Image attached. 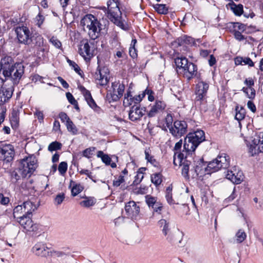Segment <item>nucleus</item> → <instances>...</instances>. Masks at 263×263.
I'll return each instance as SVG.
<instances>
[{"label":"nucleus","mask_w":263,"mask_h":263,"mask_svg":"<svg viewBox=\"0 0 263 263\" xmlns=\"http://www.w3.org/2000/svg\"><path fill=\"white\" fill-rule=\"evenodd\" d=\"M108 7L107 17L114 24L123 30L129 29L128 25L122 20V12L120 10V0H109L107 3Z\"/></svg>","instance_id":"nucleus-1"},{"label":"nucleus","mask_w":263,"mask_h":263,"mask_svg":"<svg viewBox=\"0 0 263 263\" xmlns=\"http://www.w3.org/2000/svg\"><path fill=\"white\" fill-rule=\"evenodd\" d=\"M205 141V133L201 129H197L193 133H189L185 137L183 152L192 156L199 145Z\"/></svg>","instance_id":"nucleus-2"},{"label":"nucleus","mask_w":263,"mask_h":263,"mask_svg":"<svg viewBox=\"0 0 263 263\" xmlns=\"http://www.w3.org/2000/svg\"><path fill=\"white\" fill-rule=\"evenodd\" d=\"M37 166V160L35 157H26L20 160L16 170L21 174L22 178H26L27 176L30 177Z\"/></svg>","instance_id":"nucleus-3"},{"label":"nucleus","mask_w":263,"mask_h":263,"mask_svg":"<svg viewBox=\"0 0 263 263\" xmlns=\"http://www.w3.org/2000/svg\"><path fill=\"white\" fill-rule=\"evenodd\" d=\"M203 167L208 174H211L221 170L216 158L208 162L204 161L203 158L200 159L197 162V164L194 167L195 172L197 175H198V172L202 169Z\"/></svg>","instance_id":"nucleus-4"},{"label":"nucleus","mask_w":263,"mask_h":263,"mask_svg":"<svg viewBox=\"0 0 263 263\" xmlns=\"http://www.w3.org/2000/svg\"><path fill=\"white\" fill-rule=\"evenodd\" d=\"M98 66L94 74V77L96 80L101 82L100 85L105 86L107 85L109 81V77H108L110 71L108 68L104 65L100 64V61L98 59Z\"/></svg>","instance_id":"nucleus-5"},{"label":"nucleus","mask_w":263,"mask_h":263,"mask_svg":"<svg viewBox=\"0 0 263 263\" xmlns=\"http://www.w3.org/2000/svg\"><path fill=\"white\" fill-rule=\"evenodd\" d=\"M188 125L184 120H176L173 123V127L170 129V133L176 138H180L187 132Z\"/></svg>","instance_id":"nucleus-6"},{"label":"nucleus","mask_w":263,"mask_h":263,"mask_svg":"<svg viewBox=\"0 0 263 263\" xmlns=\"http://www.w3.org/2000/svg\"><path fill=\"white\" fill-rule=\"evenodd\" d=\"M209 87V84L203 81L199 82L196 84L195 88L196 103L199 102V104H201L203 101H206Z\"/></svg>","instance_id":"nucleus-7"},{"label":"nucleus","mask_w":263,"mask_h":263,"mask_svg":"<svg viewBox=\"0 0 263 263\" xmlns=\"http://www.w3.org/2000/svg\"><path fill=\"white\" fill-rule=\"evenodd\" d=\"M0 154L3 156L4 165H7V167H9L15 155L13 146L10 144H5L3 147L0 148Z\"/></svg>","instance_id":"nucleus-8"},{"label":"nucleus","mask_w":263,"mask_h":263,"mask_svg":"<svg viewBox=\"0 0 263 263\" xmlns=\"http://www.w3.org/2000/svg\"><path fill=\"white\" fill-rule=\"evenodd\" d=\"M24 214L17 217V221L20 222L27 220L28 218H32V213L37 209V206L32 202L28 200L23 203Z\"/></svg>","instance_id":"nucleus-9"},{"label":"nucleus","mask_w":263,"mask_h":263,"mask_svg":"<svg viewBox=\"0 0 263 263\" xmlns=\"http://www.w3.org/2000/svg\"><path fill=\"white\" fill-rule=\"evenodd\" d=\"M146 112V107H141L140 104L133 105L128 111V118L133 122L140 121Z\"/></svg>","instance_id":"nucleus-10"},{"label":"nucleus","mask_w":263,"mask_h":263,"mask_svg":"<svg viewBox=\"0 0 263 263\" xmlns=\"http://www.w3.org/2000/svg\"><path fill=\"white\" fill-rule=\"evenodd\" d=\"M249 152L253 156L260 153H263V132H260L252 140V144L249 147Z\"/></svg>","instance_id":"nucleus-11"},{"label":"nucleus","mask_w":263,"mask_h":263,"mask_svg":"<svg viewBox=\"0 0 263 263\" xmlns=\"http://www.w3.org/2000/svg\"><path fill=\"white\" fill-rule=\"evenodd\" d=\"M15 31L20 43L30 45V31L27 27L24 26L17 27L15 29Z\"/></svg>","instance_id":"nucleus-12"},{"label":"nucleus","mask_w":263,"mask_h":263,"mask_svg":"<svg viewBox=\"0 0 263 263\" xmlns=\"http://www.w3.org/2000/svg\"><path fill=\"white\" fill-rule=\"evenodd\" d=\"M140 208L134 201H129L125 204V211L128 218L137 220L139 217Z\"/></svg>","instance_id":"nucleus-13"},{"label":"nucleus","mask_w":263,"mask_h":263,"mask_svg":"<svg viewBox=\"0 0 263 263\" xmlns=\"http://www.w3.org/2000/svg\"><path fill=\"white\" fill-rule=\"evenodd\" d=\"M14 91V87L11 86L9 87L2 86L0 88V106L9 101L12 97Z\"/></svg>","instance_id":"nucleus-14"},{"label":"nucleus","mask_w":263,"mask_h":263,"mask_svg":"<svg viewBox=\"0 0 263 263\" xmlns=\"http://www.w3.org/2000/svg\"><path fill=\"white\" fill-rule=\"evenodd\" d=\"M81 91L84 96L89 106L91 108L95 111L100 113L101 108L97 105L94 99L92 98L90 92L86 89L84 86H82Z\"/></svg>","instance_id":"nucleus-15"},{"label":"nucleus","mask_w":263,"mask_h":263,"mask_svg":"<svg viewBox=\"0 0 263 263\" xmlns=\"http://www.w3.org/2000/svg\"><path fill=\"white\" fill-rule=\"evenodd\" d=\"M125 90V85L122 83L119 84L117 89L118 94H116L115 92L109 91L106 94V98L109 103L118 101L123 95Z\"/></svg>","instance_id":"nucleus-16"},{"label":"nucleus","mask_w":263,"mask_h":263,"mask_svg":"<svg viewBox=\"0 0 263 263\" xmlns=\"http://www.w3.org/2000/svg\"><path fill=\"white\" fill-rule=\"evenodd\" d=\"M101 23L95 16V18L91 21L90 26L88 27L89 30L91 31L89 32V34L92 39L95 40L98 37L101 30Z\"/></svg>","instance_id":"nucleus-17"},{"label":"nucleus","mask_w":263,"mask_h":263,"mask_svg":"<svg viewBox=\"0 0 263 263\" xmlns=\"http://www.w3.org/2000/svg\"><path fill=\"white\" fill-rule=\"evenodd\" d=\"M32 251L36 255L42 257H47L50 256V251L46 244L42 242L36 243L32 249Z\"/></svg>","instance_id":"nucleus-18"},{"label":"nucleus","mask_w":263,"mask_h":263,"mask_svg":"<svg viewBox=\"0 0 263 263\" xmlns=\"http://www.w3.org/2000/svg\"><path fill=\"white\" fill-rule=\"evenodd\" d=\"M183 72L182 73L185 78L190 81L193 78L195 77L197 72V66L192 62H190L187 66H185Z\"/></svg>","instance_id":"nucleus-19"},{"label":"nucleus","mask_w":263,"mask_h":263,"mask_svg":"<svg viewBox=\"0 0 263 263\" xmlns=\"http://www.w3.org/2000/svg\"><path fill=\"white\" fill-rule=\"evenodd\" d=\"M20 225L28 232L34 233L39 232L40 225L37 223H34L32 218H28L27 220L18 222Z\"/></svg>","instance_id":"nucleus-20"},{"label":"nucleus","mask_w":263,"mask_h":263,"mask_svg":"<svg viewBox=\"0 0 263 263\" xmlns=\"http://www.w3.org/2000/svg\"><path fill=\"white\" fill-rule=\"evenodd\" d=\"M165 107L166 104L164 102L156 100L155 104L151 107L150 110L147 112V116L149 118L154 117L159 111H162Z\"/></svg>","instance_id":"nucleus-21"},{"label":"nucleus","mask_w":263,"mask_h":263,"mask_svg":"<svg viewBox=\"0 0 263 263\" xmlns=\"http://www.w3.org/2000/svg\"><path fill=\"white\" fill-rule=\"evenodd\" d=\"M190 61L185 57H177L175 59V63L177 66V71L178 73H182L184 69L190 63Z\"/></svg>","instance_id":"nucleus-22"},{"label":"nucleus","mask_w":263,"mask_h":263,"mask_svg":"<svg viewBox=\"0 0 263 263\" xmlns=\"http://www.w3.org/2000/svg\"><path fill=\"white\" fill-rule=\"evenodd\" d=\"M30 44L32 43L35 46L40 47L43 46L44 39L43 36L38 33H31L29 36Z\"/></svg>","instance_id":"nucleus-23"},{"label":"nucleus","mask_w":263,"mask_h":263,"mask_svg":"<svg viewBox=\"0 0 263 263\" xmlns=\"http://www.w3.org/2000/svg\"><path fill=\"white\" fill-rule=\"evenodd\" d=\"M216 159L220 164V169H227L230 166V157L226 154L219 155Z\"/></svg>","instance_id":"nucleus-24"},{"label":"nucleus","mask_w":263,"mask_h":263,"mask_svg":"<svg viewBox=\"0 0 263 263\" xmlns=\"http://www.w3.org/2000/svg\"><path fill=\"white\" fill-rule=\"evenodd\" d=\"M230 6L231 10L236 16H241L243 13V7L242 4H236L233 1L228 4Z\"/></svg>","instance_id":"nucleus-25"},{"label":"nucleus","mask_w":263,"mask_h":263,"mask_svg":"<svg viewBox=\"0 0 263 263\" xmlns=\"http://www.w3.org/2000/svg\"><path fill=\"white\" fill-rule=\"evenodd\" d=\"M146 95H148V100L150 102H153L155 100L154 95L155 92L151 89L147 87L141 94H139L138 96L139 98L137 101H141L145 96Z\"/></svg>","instance_id":"nucleus-26"},{"label":"nucleus","mask_w":263,"mask_h":263,"mask_svg":"<svg viewBox=\"0 0 263 263\" xmlns=\"http://www.w3.org/2000/svg\"><path fill=\"white\" fill-rule=\"evenodd\" d=\"M191 163V161H188L187 160H185L183 162L180 164V165H182L181 174L186 180H189L190 179L189 172Z\"/></svg>","instance_id":"nucleus-27"},{"label":"nucleus","mask_w":263,"mask_h":263,"mask_svg":"<svg viewBox=\"0 0 263 263\" xmlns=\"http://www.w3.org/2000/svg\"><path fill=\"white\" fill-rule=\"evenodd\" d=\"M158 226L162 229L163 235L166 236L170 230V222L166 219H161L158 221Z\"/></svg>","instance_id":"nucleus-28"},{"label":"nucleus","mask_w":263,"mask_h":263,"mask_svg":"<svg viewBox=\"0 0 263 263\" xmlns=\"http://www.w3.org/2000/svg\"><path fill=\"white\" fill-rule=\"evenodd\" d=\"M138 95H136L134 97H128V99H124L123 100V105L124 107H128L133 106V105H139L141 101H136L138 100Z\"/></svg>","instance_id":"nucleus-29"},{"label":"nucleus","mask_w":263,"mask_h":263,"mask_svg":"<svg viewBox=\"0 0 263 263\" xmlns=\"http://www.w3.org/2000/svg\"><path fill=\"white\" fill-rule=\"evenodd\" d=\"M72 185V187L71 189V195L73 197L78 195L84 189V187L82 185H81L80 183H76L75 182L71 180L70 181V186Z\"/></svg>","instance_id":"nucleus-30"},{"label":"nucleus","mask_w":263,"mask_h":263,"mask_svg":"<svg viewBox=\"0 0 263 263\" xmlns=\"http://www.w3.org/2000/svg\"><path fill=\"white\" fill-rule=\"evenodd\" d=\"M11 126L12 129H16L19 126V118L18 117L17 112L13 110L10 118Z\"/></svg>","instance_id":"nucleus-31"},{"label":"nucleus","mask_w":263,"mask_h":263,"mask_svg":"<svg viewBox=\"0 0 263 263\" xmlns=\"http://www.w3.org/2000/svg\"><path fill=\"white\" fill-rule=\"evenodd\" d=\"M162 175L161 173H156L151 176L152 182L156 186H159L162 182Z\"/></svg>","instance_id":"nucleus-32"},{"label":"nucleus","mask_w":263,"mask_h":263,"mask_svg":"<svg viewBox=\"0 0 263 263\" xmlns=\"http://www.w3.org/2000/svg\"><path fill=\"white\" fill-rule=\"evenodd\" d=\"M236 114L235 116V118L238 121H240L243 120L246 116V110L243 108V107H239L238 106H236L235 108Z\"/></svg>","instance_id":"nucleus-33"},{"label":"nucleus","mask_w":263,"mask_h":263,"mask_svg":"<svg viewBox=\"0 0 263 263\" xmlns=\"http://www.w3.org/2000/svg\"><path fill=\"white\" fill-rule=\"evenodd\" d=\"M153 8L159 14H167L168 12V8L165 4H157L153 5Z\"/></svg>","instance_id":"nucleus-34"},{"label":"nucleus","mask_w":263,"mask_h":263,"mask_svg":"<svg viewBox=\"0 0 263 263\" xmlns=\"http://www.w3.org/2000/svg\"><path fill=\"white\" fill-rule=\"evenodd\" d=\"M65 124L67 130L72 135H76L78 134V129L71 120L65 123Z\"/></svg>","instance_id":"nucleus-35"},{"label":"nucleus","mask_w":263,"mask_h":263,"mask_svg":"<svg viewBox=\"0 0 263 263\" xmlns=\"http://www.w3.org/2000/svg\"><path fill=\"white\" fill-rule=\"evenodd\" d=\"M79 53L84 58H85V55L90 57V55H92L90 52V47L88 42L84 44L83 49L81 48L79 49Z\"/></svg>","instance_id":"nucleus-36"},{"label":"nucleus","mask_w":263,"mask_h":263,"mask_svg":"<svg viewBox=\"0 0 263 263\" xmlns=\"http://www.w3.org/2000/svg\"><path fill=\"white\" fill-rule=\"evenodd\" d=\"M93 18H95L93 15L91 14H86L81 20V24L83 26H86L88 28V26H90L91 21H92Z\"/></svg>","instance_id":"nucleus-37"},{"label":"nucleus","mask_w":263,"mask_h":263,"mask_svg":"<svg viewBox=\"0 0 263 263\" xmlns=\"http://www.w3.org/2000/svg\"><path fill=\"white\" fill-rule=\"evenodd\" d=\"M241 90L246 95V96L250 100H253L256 96L255 89H250L247 87H243Z\"/></svg>","instance_id":"nucleus-38"},{"label":"nucleus","mask_w":263,"mask_h":263,"mask_svg":"<svg viewBox=\"0 0 263 263\" xmlns=\"http://www.w3.org/2000/svg\"><path fill=\"white\" fill-rule=\"evenodd\" d=\"M235 236L236 237V241L238 243L242 242L247 237L246 232L242 229H239L236 233Z\"/></svg>","instance_id":"nucleus-39"},{"label":"nucleus","mask_w":263,"mask_h":263,"mask_svg":"<svg viewBox=\"0 0 263 263\" xmlns=\"http://www.w3.org/2000/svg\"><path fill=\"white\" fill-rule=\"evenodd\" d=\"M247 27H249L247 24L240 22H235V29L240 32H245L246 33H249V32L247 31ZM249 27L255 28V27L252 26H250Z\"/></svg>","instance_id":"nucleus-40"},{"label":"nucleus","mask_w":263,"mask_h":263,"mask_svg":"<svg viewBox=\"0 0 263 263\" xmlns=\"http://www.w3.org/2000/svg\"><path fill=\"white\" fill-rule=\"evenodd\" d=\"M62 146V143L57 141H53L49 144L48 149L50 152L58 151L61 149Z\"/></svg>","instance_id":"nucleus-41"},{"label":"nucleus","mask_w":263,"mask_h":263,"mask_svg":"<svg viewBox=\"0 0 263 263\" xmlns=\"http://www.w3.org/2000/svg\"><path fill=\"white\" fill-rule=\"evenodd\" d=\"M145 202L149 208L153 207L157 201V197H153L150 195H147L145 196Z\"/></svg>","instance_id":"nucleus-42"},{"label":"nucleus","mask_w":263,"mask_h":263,"mask_svg":"<svg viewBox=\"0 0 263 263\" xmlns=\"http://www.w3.org/2000/svg\"><path fill=\"white\" fill-rule=\"evenodd\" d=\"M53 254H54L55 256H57L58 257H64L65 258L66 257H68L69 258H71L73 257V255H70V253L69 252L68 253H65L63 251H50V256H52Z\"/></svg>","instance_id":"nucleus-43"},{"label":"nucleus","mask_w":263,"mask_h":263,"mask_svg":"<svg viewBox=\"0 0 263 263\" xmlns=\"http://www.w3.org/2000/svg\"><path fill=\"white\" fill-rule=\"evenodd\" d=\"M15 170L9 172L11 178V181L12 183L15 184L21 179V176L18 174V172Z\"/></svg>","instance_id":"nucleus-44"},{"label":"nucleus","mask_w":263,"mask_h":263,"mask_svg":"<svg viewBox=\"0 0 263 263\" xmlns=\"http://www.w3.org/2000/svg\"><path fill=\"white\" fill-rule=\"evenodd\" d=\"M174 122L173 117L172 114H167L165 118V123L166 124V126L169 129L170 131L171 128L173 127Z\"/></svg>","instance_id":"nucleus-45"},{"label":"nucleus","mask_w":263,"mask_h":263,"mask_svg":"<svg viewBox=\"0 0 263 263\" xmlns=\"http://www.w3.org/2000/svg\"><path fill=\"white\" fill-rule=\"evenodd\" d=\"M80 174L86 175L89 179H90L93 182L96 183L97 180L96 179V177L95 176L92 175V173L91 172H89L88 170L86 169H82L79 171Z\"/></svg>","instance_id":"nucleus-46"},{"label":"nucleus","mask_w":263,"mask_h":263,"mask_svg":"<svg viewBox=\"0 0 263 263\" xmlns=\"http://www.w3.org/2000/svg\"><path fill=\"white\" fill-rule=\"evenodd\" d=\"M184 35L178 37L173 43L172 45L176 47L181 46H185V45Z\"/></svg>","instance_id":"nucleus-47"},{"label":"nucleus","mask_w":263,"mask_h":263,"mask_svg":"<svg viewBox=\"0 0 263 263\" xmlns=\"http://www.w3.org/2000/svg\"><path fill=\"white\" fill-rule=\"evenodd\" d=\"M243 32H240L237 30L234 33H233V35L235 40L240 42L245 40H247L248 38L247 36H245L242 34Z\"/></svg>","instance_id":"nucleus-48"},{"label":"nucleus","mask_w":263,"mask_h":263,"mask_svg":"<svg viewBox=\"0 0 263 263\" xmlns=\"http://www.w3.org/2000/svg\"><path fill=\"white\" fill-rule=\"evenodd\" d=\"M67 170V163L66 162H61L58 166V171L62 175L65 174Z\"/></svg>","instance_id":"nucleus-49"},{"label":"nucleus","mask_w":263,"mask_h":263,"mask_svg":"<svg viewBox=\"0 0 263 263\" xmlns=\"http://www.w3.org/2000/svg\"><path fill=\"white\" fill-rule=\"evenodd\" d=\"M50 43H51L55 47L58 49L62 48V43L59 40L57 37L54 36H52L49 40Z\"/></svg>","instance_id":"nucleus-50"},{"label":"nucleus","mask_w":263,"mask_h":263,"mask_svg":"<svg viewBox=\"0 0 263 263\" xmlns=\"http://www.w3.org/2000/svg\"><path fill=\"white\" fill-rule=\"evenodd\" d=\"M153 209V212L157 213L159 214H161V212L163 209V204L159 201H157V202L155 204V205L153 207H152Z\"/></svg>","instance_id":"nucleus-51"},{"label":"nucleus","mask_w":263,"mask_h":263,"mask_svg":"<svg viewBox=\"0 0 263 263\" xmlns=\"http://www.w3.org/2000/svg\"><path fill=\"white\" fill-rule=\"evenodd\" d=\"M226 29L233 34L237 30L235 29V22H229L226 24Z\"/></svg>","instance_id":"nucleus-52"},{"label":"nucleus","mask_w":263,"mask_h":263,"mask_svg":"<svg viewBox=\"0 0 263 263\" xmlns=\"http://www.w3.org/2000/svg\"><path fill=\"white\" fill-rule=\"evenodd\" d=\"M65 198V195L64 193L58 194L54 198V201L57 205L61 204Z\"/></svg>","instance_id":"nucleus-53"},{"label":"nucleus","mask_w":263,"mask_h":263,"mask_svg":"<svg viewBox=\"0 0 263 263\" xmlns=\"http://www.w3.org/2000/svg\"><path fill=\"white\" fill-rule=\"evenodd\" d=\"M166 236V240L171 243L174 242L177 239L176 238V234L172 232L171 230L169 231L168 234Z\"/></svg>","instance_id":"nucleus-54"},{"label":"nucleus","mask_w":263,"mask_h":263,"mask_svg":"<svg viewBox=\"0 0 263 263\" xmlns=\"http://www.w3.org/2000/svg\"><path fill=\"white\" fill-rule=\"evenodd\" d=\"M95 204L93 200L91 199H88L86 197V199L81 202L80 204L84 207L88 208L93 205Z\"/></svg>","instance_id":"nucleus-55"},{"label":"nucleus","mask_w":263,"mask_h":263,"mask_svg":"<svg viewBox=\"0 0 263 263\" xmlns=\"http://www.w3.org/2000/svg\"><path fill=\"white\" fill-rule=\"evenodd\" d=\"M24 214L23 204L16 206L13 209V217L14 218H16V215L18 214Z\"/></svg>","instance_id":"nucleus-56"},{"label":"nucleus","mask_w":263,"mask_h":263,"mask_svg":"<svg viewBox=\"0 0 263 263\" xmlns=\"http://www.w3.org/2000/svg\"><path fill=\"white\" fill-rule=\"evenodd\" d=\"M236 197L237 194L236 193L235 187H234L231 194L228 198L225 199L224 202L226 203L231 202L236 198Z\"/></svg>","instance_id":"nucleus-57"},{"label":"nucleus","mask_w":263,"mask_h":263,"mask_svg":"<svg viewBox=\"0 0 263 263\" xmlns=\"http://www.w3.org/2000/svg\"><path fill=\"white\" fill-rule=\"evenodd\" d=\"M37 56L39 59H44L46 57L45 54V49L43 46L40 47H38V49L37 50Z\"/></svg>","instance_id":"nucleus-58"},{"label":"nucleus","mask_w":263,"mask_h":263,"mask_svg":"<svg viewBox=\"0 0 263 263\" xmlns=\"http://www.w3.org/2000/svg\"><path fill=\"white\" fill-rule=\"evenodd\" d=\"M59 117L63 123H66L67 121L71 120L68 115L64 112H61L59 114Z\"/></svg>","instance_id":"nucleus-59"},{"label":"nucleus","mask_w":263,"mask_h":263,"mask_svg":"<svg viewBox=\"0 0 263 263\" xmlns=\"http://www.w3.org/2000/svg\"><path fill=\"white\" fill-rule=\"evenodd\" d=\"M10 202L9 197H5L3 194L0 193V204L6 205Z\"/></svg>","instance_id":"nucleus-60"},{"label":"nucleus","mask_w":263,"mask_h":263,"mask_svg":"<svg viewBox=\"0 0 263 263\" xmlns=\"http://www.w3.org/2000/svg\"><path fill=\"white\" fill-rule=\"evenodd\" d=\"M244 84L247 86V87H248L250 89H254L252 87V86L254 85V81L252 78L246 79L244 81Z\"/></svg>","instance_id":"nucleus-61"},{"label":"nucleus","mask_w":263,"mask_h":263,"mask_svg":"<svg viewBox=\"0 0 263 263\" xmlns=\"http://www.w3.org/2000/svg\"><path fill=\"white\" fill-rule=\"evenodd\" d=\"M36 25L38 27H41V25L43 24L45 17L42 15L41 13H39L38 15L36 16Z\"/></svg>","instance_id":"nucleus-62"},{"label":"nucleus","mask_w":263,"mask_h":263,"mask_svg":"<svg viewBox=\"0 0 263 263\" xmlns=\"http://www.w3.org/2000/svg\"><path fill=\"white\" fill-rule=\"evenodd\" d=\"M184 39H185V45H187L193 46L195 44V42L194 38H193L191 36H188L187 35H184Z\"/></svg>","instance_id":"nucleus-63"},{"label":"nucleus","mask_w":263,"mask_h":263,"mask_svg":"<svg viewBox=\"0 0 263 263\" xmlns=\"http://www.w3.org/2000/svg\"><path fill=\"white\" fill-rule=\"evenodd\" d=\"M95 149V147H89L85 149L83 152V155L84 157H86L87 158H89V155H91L92 154V152Z\"/></svg>","instance_id":"nucleus-64"}]
</instances>
